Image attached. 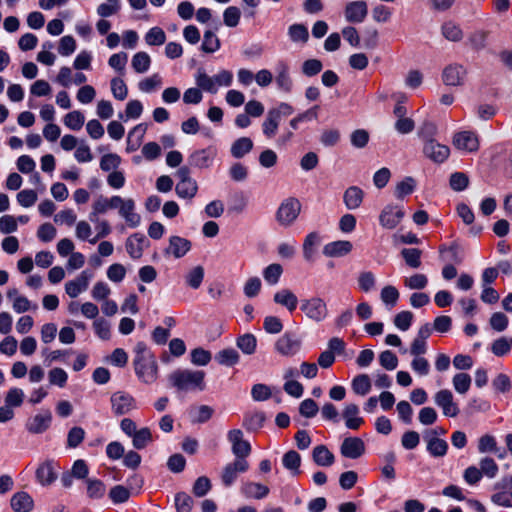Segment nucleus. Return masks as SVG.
Masks as SVG:
<instances>
[{
  "label": "nucleus",
  "mask_w": 512,
  "mask_h": 512,
  "mask_svg": "<svg viewBox=\"0 0 512 512\" xmlns=\"http://www.w3.org/2000/svg\"><path fill=\"white\" fill-rule=\"evenodd\" d=\"M111 209H117L120 217L126 221L129 227L135 228L140 225L141 217L135 212V201L132 198H122L119 195H113L110 198L99 196L92 204L89 220H96V217Z\"/></svg>",
  "instance_id": "nucleus-1"
},
{
  "label": "nucleus",
  "mask_w": 512,
  "mask_h": 512,
  "mask_svg": "<svg viewBox=\"0 0 512 512\" xmlns=\"http://www.w3.org/2000/svg\"><path fill=\"white\" fill-rule=\"evenodd\" d=\"M134 352L133 365L136 375L146 384L155 382L158 375V365L154 355L144 342H138Z\"/></svg>",
  "instance_id": "nucleus-2"
},
{
  "label": "nucleus",
  "mask_w": 512,
  "mask_h": 512,
  "mask_svg": "<svg viewBox=\"0 0 512 512\" xmlns=\"http://www.w3.org/2000/svg\"><path fill=\"white\" fill-rule=\"evenodd\" d=\"M204 378L201 370L178 369L169 375L171 385L180 391L204 390Z\"/></svg>",
  "instance_id": "nucleus-3"
},
{
  "label": "nucleus",
  "mask_w": 512,
  "mask_h": 512,
  "mask_svg": "<svg viewBox=\"0 0 512 512\" xmlns=\"http://www.w3.org/2000/svg\"><path fill=\"white\" fill-rule=\"evenodd\" d=\"M233 74L228 70H221L215 76H209L204 69L199 68L195 74L197 86L205 92L216 94L219 87H228L232 84Z\"/></svg>",
  "instance_id": "nucleus-4"
},
{
  "label": "nucleus",
  "mask_w": 512,
  "mask_h": 512,
  "mask_svg": "<svg viewBox=\"0 0 512 512\" xmlns=\"http://www.w3.org/2000/svg\"><path fill=\"white\" fill-rule=\"evenodd\" d=\"M300 310L313 323L324 322L329 317L326 301L320 296H311L300 301Z\"/></svg>",
  "instance_id": "nucleus-5"
},
{
  "label": "nucleus",
  "mask_w": 512,
  "mask_h": 512,
  "mask_svg": "<svg viewBox=\"0 0 512 512\" xmlns=\"http://www.w3.org/2000/svg\"><path fill=\"white\" fill-rule=\"evenodd\" d=\"M301 211V203L296 198L284 200L276 211V220L283 227L291 226L298 218Z\"/></svg>",
  "instance_id": "nucleus-6"
},
{
  "label": "nucleus",
  "mask_w": 512,
  "mask_h": 512,
  "mask_svg": "<svg viewBox=\"0 0 512 512\" xmlns=\"http://www.w3.org/2000/svg\"><path fill=\"white\" fill-rule=\"evenodd\" d=\"M491 501L499 506L512 507V475L502 477L493 486Z\"/></svg>",
  "instance_id": "nucleus-7"
},
{
  "label": "nucleus",
  "mask_w": 512,
  "mask_h": 512,
  "mask_svg": "<svg viewBox=\"0 0 512 512\" xmlns=\"http://www.w3.org/2000/svg\"><path fill=\"white\" fill-rule=\"evenodd\" d=\"M302 347V341L293 332H285L280 336L275 344V351L285 357L295 356Z\"/></svg>",
  "instance_id": "nucleus-8"
},
{
  "label": "nucleus",
  "mask_w": 512,
  "mask_h": 512,
  "mask_svg": "<svg viewBox=\"0 0 512 512\" xmlns=\"http://www.w3.org/2000/svg\"><path fill=\"white\" fill-rule=\"evenodd\" d=\"M249 469V463L246 459L235 458L227 463L221 472V481L225 487H230L236 481L239 474L245 473Z\"/></svg>",
  "instance_id": "nucleus-9"
},
{
  "label": "nucleus",
  "mask_w": 512,
  "mask_h": 512,
  "mask_svg": "<svg viewBox=\"0 0 512 512\" xmlns=\"http://www.w3.org/2000/svg\"><path fill=\"white\" fill-rule=\"evenodd\" d=\"M228 441L231 443V450L235 458L246 459L251 453L250 443L244 439L242 430L232 429L227 433Z\"/></svg>",
  "instance_id": "nucleus-10"
},
{
  "label": "nucleus",
  "mask_w": 512,
  "mask_h": 512,
  "mask_svg": "<svg viewBox=\"0 0 512 512\" xmlns=\"http://www.w3.org/2000/svg\"><path fill=\"white\" fill-rule=\"evenodd\" d=\"M467 69L459 63H451L447 65L442 72V80L448 86H462L467 77Z\"/></svg>",
  "instance_id": "nucleus-11"
},
{
  "label": "nucleus",
  "mask_w": 512,
  "mask_h": 512,
  "mask_svg": "<svg viewBox=\"0 0 512 512\" xmlns=\"http://www.w3.org/2000/svg\"><path fill=\"white\" fill-rule=\"evenodd\" d=\"M110 401L112 411L117 416L128 414L137 408L136 400L125 392L118 391L113 393Z\"/></svg>",
  "instance_id": "nucleus-12"
},
{
  "label": "nucleus",
  "mask_w": 512,
  "mask_h": 512,
  "mask_svg": "<svg viewBox=\"0 0 512 512\" xmlns=\"http://www.w3.org/2000/svg\"><path fill=\"white\" fill-rule=\"evenodd\" d=\"M435 404L442 409L443 415L456 417L459 414L458 405L453 400V394L448 389H442L434 395Z\"/></svg>",
  "instance_id": "nucleus-13"
},
{
  "label": "nucleus",
  "mask_w": 512,
  "mask_h": 512,
  "mask_svg": "<svg viewBox=\"0 0 512 512\" xmlns=\"http://www.w3.org/2000/svg\"><path fill=\"white\" fill-rule=\"evenodd\" d=\"M404 217V211L396 205H386L379 215L380 225L385 229H394Z\"/></svg>",
  "instance_id": "nucleus-14"
},
{
  "label": "nucleus",
  "mask_w": 512,
  "mask_h": 512,
  "mask_svg": "<svg viewBox=\"0 0 512 512\" xmlns=\"http://www.w3.org/2000/svg\"><path fill=\"white\" fill-rule=\"evenodd\" d=\"M423 154L434 163H443L450 155V148L437 141H426L423 146Z\"/></svg>",
  "instance_id": "nucleus-15"
},
{
  "label": "nucleus",
  "mask_w": 512,
  "mask_h": 512,
  "mask_svg": "<svg viewBox=\"0 0 512 512\" xmlns=\"http://www.w3.org/2000/svg\"><path fill=\"white\" fill-rule=\"evenodd\" d=\"M52 421V413L50 410H42L40 413L36 414L32 418H30L25 427L28 432L32 434H42L51 425Z\"/></svg>",
  "instance_id": "nucleus-16"
},
{
  "label": "nucleus",
  "mask_w": 512,
  "mask_h": 512,
  "mask_svg": "<svg viewBox=\"0 0 512 512\" xmlns=\"http://www.w3.org/2000/svg\"><path fill=\"white\" fill-rule=\"evenodd\" d=\"M453 145L458 150L465 152H475L479 148L477 135L471 131H461L453 136Z\"/></svg>",
  "instance_id": "nucleus-17"
},
{
  "label": "nucleus",
  "mask_w": 512,
  "mask_h": 512,
  "mask_svg": "<svg viewBox=\"0 0 512 512\" xmlns=\"http://www.w3.org/2000/svg\"><path fill=\"white\" fill-rule=\"evenodd\" d=\"M35 476L41 486L52 485L57 477V465L52 460H46L36 469Z\"/></svg>",
  "instance_id": "nucleus-18"
},
{
  "label": "nucleus",
  "mask_w": 512,
  "mask_h": 512,
  "mask_svg": "<svg viewBox=\"0 0 512 512\" xmlns=\"http://www.w3.org/2000/svg\"><path fill=\"white\" fill-rule=\"evenodd\" d=\"M368 14L367 3L362 0L347 3L344 16L347 22L362 23Z\"/></svg>",
  "instance_id": "nucleus-19"
},
{
  "label": "nucleus",
  "mask_w": 512,
  "mask_h": 512,
  "mask_svg": "<svg viewBox=\"0 0 512 512\" xmlns=\"http://www.w3.org/2000/svg\"><path fill=\"white\" fill-rule=\"evenodd\" d=\"M191 247L192 244L190 240L174 235L169 238V243L164 250V254L168 256L172 255L179 259L184 257L191 250Z\"/></svg>",
  "instance_id": "nucleus-20"
},
{
  "label": "nucleus",
  "mask_w": 512,
  "mask_h": 512,
  "mask_svg": "<svg viewBox=\"0 0 512 512\" xmlns=\"http://www.w3.org/2000/svg\"><path fill=\"white\" fill-rule=\"evenodd\" d=\"M341 454L349 459H357L365 452V444L361 438L347 437L340 447Z\"/></svg>",
  "instance_id": "nucleus-21"
},
{
  "label": "nucleus",
  "mask_w": 512,
  "mask_h": 512,
  "mask_svg": "<svg viewBox=\"0 0 512 512\" xmlns=\"http://www.w3.org/2000/svg\"><path fill=\"white\" fill-rule=\"evenodd\" d=\"M216 156V150L209 147L206 149L194 151L188 158L191 166L199 169H205L211 166Z\"/></svg>",
  "instance_id": "nucleus-22"
},
{
  "label": "nucleus",
  "mask_w": 512,
  "mask_h": 512,
  "mask_svg": "<svg viewBox=\"0 0 512 512\" xmlns=\"http://www.w3.org/2000/svg\"><path fill=\"white\" fill-rule=\"evenodd\" d=\"M91 278L92 274L90 272H88L87 270L82 271L77 278L66 282V293L71 298H76L80 293L84 292L88 288Z\"/></svg>",
  "instance_id": "nucleus-23"
},
{
  "label": "nucleus",
  "mask_w": 512,
  "mask_h": 512,
  "mask_svg": "<svg viewBox=\"0 0 512 512\" xmlns=\"http://www.w3.org/2000/svg\"><path fill=\"white\" fill-rule=\"evenodd\" d=\"M147 243V239L143 234L135 233L127 238L125 243L126 251L132 259H139L142 257Z\"/></svg>",
  "instance_id": "nucleus-24"
},
{
  "label": "nucleus",
  "mask_w": 512,
  "mask_h": 512,
  "mask_svg": "<svg viewBox=\"0 0 512 512\" xmlns=\"http://www.w3.org/2000/svg\"><path fill=\"white\" fill-rule=\"evenodd\" d=\"M273 301L276 304L285 307L290 313L296 310L299 302L295 293L288 288H283L277 291L273 295Z\"/></svg>",
  "instance_id": "nucleus-25"
},
{
  "label": "nucleus",
  "mask_w": 512,
  "mask_h": 512,
  "mask_svg": "<svg viewBox=\"0 0 512 512\" xmlns=\"http://www.w3.org/2000/svg\"><path fill=\"white\" fill-rule=\"evenodd\" d=\"M342 417L348 429L357 430L364 422L359 416V407L354 403H348L344 406Z\"/></svg>",
  "instance_id": "nucleus-26"
},
{
  "label": "nucleus",
  "mask_w": 512,
  "mask_h": 512,
  "mask_svg": "<svg viewBox=\"0 0 512 512\" xmlns=\"http://www.w3.org/2000/svg\"><path fill=\"white\" fill-rule=\"evenodd\" d=\"M353 245L348 240H338L326 244L323 254L327 257H343L352 251Z\"/></svg>",
  "instance_id": "nucleus-27"
},
{
  "label": "nucleus",
  "mask_w": 512,
  "mask_h": 512,
  "mask_svg": "<svg viewBox=\"0 0 512 512\" xmlns=\"http://www.w3.org/2000/svg\"><path fill=\"white\" fill-rule=\"evenodd\" d=\"M364 199V191L358 186L348 187L343 194V202L348 210L358 209Z\"/></svg>",
  "instance_id": "nucleus-28"
},
{
  "label": "nucleus",
  "mask_w": 512,
  "mask_h": 512,
  "mask_svg": "<svg viewBox=\"0 0 512 512\" xmlns=\"http://www.w3.org/2000/svg\"><path fill=\"white\" fill-rule=\"evenodd\" d=\"M14 512H30L33 509L32 497L24 491L15 493L10 500Z\"/></svg>",
  "instance_id": "nucleus-29"
},
{
  "label": "nucleus",
  "mask_w": 512,
  "mask_h": 512,
  "mask_svg": "<svg viewBox=\"0 0 512 512\" xmlns=\"http://www.w3.org/2000/svg\"><path fill=\"white\" fill-rule=\"evenodd\" d=\"M241 492L248 498L263 499L269 494V488L256 482H246L241 487Z\"/></svg>",
  "instance_id": "nucleus-30"
},
{
  "label": "nucleus",
  "mask_w": 512,
  "mask_h": 512,
  "mask_svg": "<svg viewBox=\"0 0 512 512\" xmlns=\"http://www.w3.org/2000/svg\"><path fill=\"white\" fill-rule=\"evenodd\" d=\"M276 84L284 92L292 90L293 82L289 75V67L286 63H279L277 66Z\"/></svg>",
  "instance_id": "nucleus-31"
},
{
  "label": "nucleus",
  "mask_w": 512,
  "mask_h": 512,
  "mask_svg": "<svg viewBox=\"0 0 512 512\" xmlns=\"http://www.w3.org/2000/svg\"><path fill=\"white\" fill-rule=\"evenodd\" d=\"M313 461L322 467L331 466L334 463V455L325 445H318L312 451Z\"/></svg>",
  "instance_id": "nucleus-32"
},
{
  "label": "nucleus",
  "mask_w": 512,
  "mask_h": 512,
  "mask_svg": "<svg viewBox=\"0 0 512 512\" xmlns=\"http://www.w3.org/2000/svg\"><path fill=\"white\" fill-rule=\"evenodd\" d=\"M253 149V141L249 137H241L235 140L230 148L231 155L240 159Z\"/></svg>",
  "instance_id": "nucleus-33"
},
{
  "label": "nucleus",
  "mask_w": 512,
  "mask_h": 512,
  "mask_svg": "<svg viewBox=\"0 0 512 512\" xmlns=\"http://www.w3.org/2000/svg\"><path fill=\"white\" fill-rule=\"evenodd\" d=\"M424 439L427 442V450L433 457H443L446 455L448 444L444 439L435 436H424Z\"/></svg>",
  "instance_id": "nucleus-34"
},
{
  "label": "nucleus",
  "mask_w": 512,
  "mask_h": 512,
  "mask_svg": "<svg viewBox=\"0 0 512 512\" xmlns=\"http://www.w3.org/2000/svg\"><path fill=\"white\" fill-rule=\"evenodd\" d=\"M321 243V237L317 232H311L309 233L303 243V256L305 260L311 261L316 248Z\"/></svg>",
  "instance_id": "nucleus-35"
},
{
  "label": "nucleus",
  "mask_w": 512,
  "mask_h": 512,
  "mask_svg": "<svg viewBox=\"0 0 512 512\" xmlns=\"http://www.w3.org/2000/svg\"><path fill=\"white\" fill-rule=\"evenodd\" d=\"M280 121L277 119V114L268 110L265 119L262 123V132L267 139H272L279 128Z\"/></svg>",
  "instance_id": "nucleus-36"
},
{
  "label": "nucleus",
  "mask_w": 512,
  "mask_h": 512,
  "mask_svg": "<svg viewBox=\"0 0 512 512\" xmlns=\"http://www.w3.org/2000/svg\"><path fill=\"white\" fill-rule=\"evenodd\" d=\"M372 384L367 374H359L355 376L351 382L353 392L360 396H365L371 390Z\"/></svg>",
  "instance_id": "nucleus-37"
},
{
  "label": "nucleus",
  "mask_w": 512,
  "mask_h": 512,
  "mask_svg": "<svg viewBox=\"0 0 512 512\" xmlns=\"http://www.w3.org/2000/svg\"><path fill=\"white\" fill-rule=\"evenodd\" d=\"M237 347L246 355H252L256 351L257 339L251 333L239 336L236 340Z\"/></svg>",
  "instance_id": "nucleus-38"
},
{
  "label": "nucleus",
  "mask_w": 512,
  "mask_h": 512,
  "mask_svg": "<svg viewBox=\"0 0 512 512\" xmlns=\"http://www.w3.org/2000/svg\"><path fill=\"white\" fill-rule=\"evenodd\" d=\"M282 463L292 475H298L300 473L301 456L298 452L294 450L286 452L282 458Z\"/></svg>",
  "instance_id": "nucleus-39"
},
{
  "label": "nucleus",
  "mask_w": 512,
  "mask_h": 512,
  "mask_svg": "<svg viewBox=\"0 0 512 512\" xmlns=\"http://www.w3.org/2000/svg\"><path fill=\"white\" fill-rule=\"evenodd\" d=\"M131 65L136 73L143 74L149 70L151 65V58L146 52H137L132 57Z\"/></svg>",
  "instance_id": "nucleus-40"
},
{
  "label": "nucleus",
  "mask_w": 512,
  "mask_h": 512,
  "mask_svg": "<svg viewBox=\"0 0 512 512\" xmlns=\"http://www.w3.org/2000/svg\"><path fill=\"white\" fill-rule=\"evenodd\" d=\"M175 190L179 197L192 199L197 193L198 185L194 179L189 181H179Z\"/></svg>",
  "instance_id": "nucleus-41"
},
{
  "label": "nucleus",
  "mask_w": 512,
  "mask_h": 512,
  "mask_svg": "<svg viewBox=\"0 0 512 512\" xmlns=\"http://www.w3.org/2000/svg\"><path fill=\"white\" fill-rule=\"evenodd\" d=\"M421 255V250L417 248H404L401 250V256L406 265L412 269H417L421 266Z\"/></svg>",
  "instance_id": "nucleus-42"
},
{
  "label": "nucleus",
  "mask_w": 512,
  "mask_h": 512,
  "mask_svg": "<svg viewBox=\"0 0 512 512\" xmlns=\"http://www.w3.org/2000/svg\"><path fill=\"white\" fill-rule=\"evenodd\" d=\"M215 358L221 365L233 366L238 363L240 356L235 349L227 348L219 351Z\"/></svg>",
  "instance_id": "nucleus-43"
},
{
  "label": "nucleus",
  "mask_w": 512,
  "mask_h": 512,
  "mask_svg": "<svg viewBox=\"0 0 512 512\" xmlns=\"http://www.w3.org/2000/svg\"><path fill=\"white\" fill-rule=\"evenodd\" d=\"M399 297L398 289L392 285H386L381 289L380 298L386 306L394 307Z\"/></svg>",
  "instance_id": "nucleus-44"
},
{
  "label": "nucleus",
  "mask_w": 512,
  "mask_h": 512,
  "mask_svg": "<svg viewBox=\"0 0 512 512\" xmlns=\"http://www.w3.org/2000/svg\"><path fill=\"white\" fill-rule=\"evenodd\" d=\"M150 442H152V434L149 428L144 427L137 430L132 436V443L136 449L145 448Z\"/></svg>",
  "instance_id": "nucleus-45"
},
{
  "label": "nucleus",
  "mask_w": 512,
  "mask_h": 512,
  "mask_svg": "<svg viewBox=\"0 0 512 512\" xmlns=\"http://www.w3.org/2000/svg\"><path fill=\"white\" fill-rule=\"evenodd\" d=\"M441 30L442 35L449 41L459 42L463 38V32L461 28L452 22L444 23Z\"/></svg>",
  "instance_id": "nucleus-46"
},
{
  "label": "nucleus",
  "mask_w": 512,
  "mask_h": 512,
  "mask_svg": "<svg viewBox=\"0 0 512 512\" xmlns=\"http://www.w3.org/2000/svg\"><path fill=\"white\" fill-rule=\"evenodd\" d=\"M472 379L467 373H458L454 375L452 384L455 391L459 394H465L468 392L471 386Z\"/></svg>",
  "instance_id": "nucleus-47"
},
{
  "label": "nucleus",
  "mask_w": 512,
  "mask_h": 512,
  "mask_svg": "<svg viewBox=\"0 0 512 512\" xmlns=\"http://www.w3.org/2000/svg\"><path fill=\"white\" fill-rule=\"evenodd\" d=\"M265 416L263 413H250L246 414L243 419V426L248 431H256L263 426Z\"/></svg>",
  "instance_id": "nucleus-48"
},
{
  "label": "nucleus",
  "mask_w": 512,
  "mask_h": 512,
  "mask_svg": "<svg viewBox=\"0 0 512 512\" xmlns=\"http://www.w3.org/2000/svg\"><path fill=\"white\" fill-rule=\"evenodd\" d=\"M87 495L91 499H100L104 496L106 487L104 483L98 479H87Z\"/></svg>",
  "instance_id": "nucleus-49"
},
{
  "label": "nucleus",
  "mask_w": 512,
  "mask_h": 512,
  "mask_svg": "<svg viewBox=\"0 0 512 512\" xmlns=\"http://www.w3.org/2000/svg\"><path fill=\"white\" fill-rule=\"evenodd\" d=\"M288 35L293 42L306 43L309 38V32L303 24H293L288 28Z\"/></svg>",
  "instance_id": "nucleus-50"
},
{
  "label": "nucleus",
  "mask_w": 512,
  "mask_h": 512,
  "mask_svg": "<svg viewBox=\"0 0 512 512\" xmlns=\"http://www.w3.org/2000/svg\"><path fill=\"white\" fill-rule=\"evenodd\" d=\"M145 41L150 46H160L166 41V34L160 27L151 28L145 35Z\"/></svg>",
  "instance_id": "nucleus-51"
},
{
  "label": "nucleus",
  "mask_w": 512,
  "mask_h": 512,
  "mask_svg": "<svg viewBox=\"0 0 512 512\" xmlns=\"http://www.w3.org/2000/svg\"><path fill=\"white\" fill-rule=\"evenodd\" d=\"M282 273V266L280 264L273 263L263 270V277L268 284L275 285L279 282Z\"/></svg>",
  "instance_id": "nucleus-52"
},
{
  "label": "nucleus",
  "mask_w": 512,
  "mask_h": 512,
  "mask_svg": "<svg viewBox=\"0 0 512 512\" xmlns=\"http://www.w3.org/2000/svg\"><path fill=\"white\" fill-rule=\"evenodd\" d=\"M428 284V278L424 274L416 273L404 278V285L411 290L424 289Z\"/></svg>",
  "instance_id": "nucleus-53"
},
{
  "label": "nucleus",
  "mask_w": 512,
  "mask_h": 512,
  "mask_svg": "<svg viewBox=\"0 0 512 512\" xmlns=\"http://www.w3.org/2000/svg\"><path fill=\"white\" fill-rule=\"evenodd\" d=\"M95 224L97 235L89 240V243L95 244L99 239L107 237L111 233V226L107 220L96 217V220H90Z\"/></svg>",
  "instance_id": "nucleus-54"
},
{
  "label": "nucleus",
  "mask_w": 512,
  "mask_h": 512,
  "mask_svg": "<svg viewBox=\"0 0 512 512\" xmlns=\"http://www.w3.org/2000/svg\"><path fill=\"white\" fill-rule=\"evenodd\" d=\"M512 347V338L501 337L496 339L491 345V351L494 355L501 357L509 353Z\"/></svg>",
  "instance_id": "nucleus-55"
},
{
  "label": "nucleus",
  "mask_w": 512,
  "mask_h": 512,
  "mask_svg": "<svg viewBox=\"0 0 512 512\" xmlns=\"http://www.w3.org/2000/svg\"><path fill=\"white\" fill-rule=\"evenodd\" d=\"M84 121V115L78 110L69 112L64 117V124L71 130L75 131L80 130L82 128Z\"/></svg>",
  "instance_id": "nucleus-56"
},
{
  "label": "nucleus",
  "mask_w": 512,
  "mask_h": 512,
  "mask_svg": "<svg viewBox=\"0 0 512 512\" xmlns=\"http://www.w3.org/2000/svg\"><path fill=\"white\" fill-rule=\"evenodd\" d=\"M416 187V182L412 177H405L399 182L395 189V196L398 199H403L406 195L411 194Z\"/></svg>",
  "instance_id": "nucleus-57"
},
{
  "label": "nucleus",
  "mask_w": 512,
  "mask_h": 512,
  "mask_svg": "<svg viewBox=\"0 0 512 512\" xmlns=\"http://www.w3.org/2000/svg\"><path fill=\"white\" fill-rule=\"evenodd\" d=\"M449 184L452 190L461 192L468 187L469 178L465 173L455 172L451 174Z\"/></svg>",
  "instance_id": "nucleus-58"
},
{
  "label": "nucleus",
  "mask_w": 512,
  "mask_h": 512,
  "mask_svg": "<svg viewBox=\"0 0 512 512\" xmlns=\"http://www.w3.org/2000/svg\"><path fill=\"white\" fill-rule=\"evenodd\" d=\"M16 199L20 206L28 208L37 202L38 193L32 189H25L17 194Z\"/></svg>",
  "instance_id": "nucleus-59"
},
{
  "label": "nucleus",
  "mask_w": 512,
  "mask_h": 512,
  "mask_svg": "<svg viewBox=\"0 0 512 512\" xmlns=\"http://www.w3.org/2000/svg\"><path fill=\"white\" fill-rule=\"evenodd\" d=\"M48 380L50 385H55L62 388L67 383L68 374L64 369L56 367L48 372Z\"/></svg>",
  "instance_id": "nucleus-60"
},
{
  "label": "nucleus",
  "mask_w": 512,
  "mask_h": 512,
  "mask_svg": "<svg viewBox=\"0 0 512 512\" xmlns=\"http://www.w3.org/2000/svg\"><path fill=\"white\" fill-rule=\"evenodd\" d=\"M120 8V0H106L97 7V14L101 17H109L118 13Z\"/></svg>",
  "instance_id": "nucleus-61"
},
{
  "label": "nucleus",
  "mask_w": 512,
  "mask_h": 512,
  "mask_svg": "<svg viewBox=\"0 0 512 512\" xmlns=\"http://www.w3.org/2000/svg\"><path fill=\"white\" fill-rule=\"evenodd\" d=\"M488 32L484 30H478L473 32L469 36V44L475 51L483 50L486 47Z\"/></svg>",
  "instance_id": "nucleus-62"
},
{
  "label": "nucleus",
  "mask_w": 512,
  "mask_h": 512,
  "mask_svg": "<svg viewBox=\"0 0 512 512\" xmlns=\"http://www.w3.org/2000/svg\"><path fill=\"white\" fill-rule=\"evenodd\" d=\"M204 278V268L200 265L191 269L186 275L187 284L193 288L197 289L200 287Z\"/></svg>",
  "instance_id": "nucleus-63"
},
{
  "label": "nucleus",
  "mask_w": 512,
  "mask_h": 512,
  "mask_svg": "<svg viewBox=\"0 0 512 512\" xmlns=\"http://www.w3.org/2000/svg\"><path fill=\"white\" fill-rule=\"evenodd\" d=\"M192 506L193 500L188 494L180 492L175 495V507L177 512H191Z\"/></svg>",
  "instance_id": "nucleus-64"
}]
</instances>
